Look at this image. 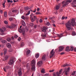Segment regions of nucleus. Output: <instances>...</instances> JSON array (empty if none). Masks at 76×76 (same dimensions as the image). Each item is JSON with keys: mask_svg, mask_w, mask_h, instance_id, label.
Listing matches in <instances>:
<instances>
[{"mask_svg": "<svg viewBox=\"0 0 76 76\" xmlns=\"http://www.w3.org/2000/svg\"><path fill=\"white\" fill-rule=\"evenodd\" d=\"M72 1V0H67L66 1H63L62 2V4H64V6H67L68 4L67 3H71Z\"/></svg>", "mask_w": 76, "mask_h": 76, "instance_id": "obj_2", "label": "nucleus"}, {"mask_svg": "<svg viewBox=\"0 0 76 76\" xmlns=\"http://www.w3.org/2000/svg\"><path fill=\"white\" fill-rule=\"evenodd\" d=\"M36 15H41V13H40L39 12H37L36 13Z\"/></svg>", "mask_w": 76, "mask_h": 76, "instance_id": "obj_39", "label": "nucleus"}, {"mask_svg": "<svg viewBox=\"0 0 76 76\" xmlns=\"http://www.w3.org/2000/svg\"><path fill=\"white\" fill-rule=\"evenodd\" d=\"M35 57L36 58H37L39 57V53H36L35 55Z\"/></svg>", "mask_w": 76, "mask_h": 76, "instance_id": "obj_20", "label": "nucleus"}, {"mask_svg": "<svg viewBox=\"0 0 76 76\" xmlns=\"http://www.w3.org/2000/svg\"><path fill=\"white\" fill-rule=\"evenodd\" d=\"M41 72L42 73H45V70L44 69H42L41 70Z\"/></svg>", "mask_w": 76, "mask_h": 76, "instance_id": "obj_34", "label": "nucleus"}, {"mask_svg": "<svg viewBox=\"0 0 76 76\" xmlns=\"http://www.w3.org/2000/svg\"><path fill=\"white\" fill-rule=\"evenodd\" d=\"M55 53V52H54V49H53L51 51L50 56V58H51L54 55V54Z\"/></svg>", "mask_w": 76, "mask_h": 76, "instance_id": "obj_5", "label": "nucleus"}, {"mask_svg": "<svg viewBox=\"0 0 76 76\" xmlns=\"http://www.w3.org/2000/svg\"><path fill=\"white\" fill-rule=\"evenodd\" d=\"M4 23L6 25H7L8 23V22L7 21H4Z\"/></svg>", "mask_w": 76, "mask_h": 76, "instance_id": "obj_45", "label": "nucleus"}, {"mask_svg": "<svg viewBox=\"0 0 76 76\" xmlns=\"http://www.w3.org/2000/svg\"><path fill=\"white\" fill-rule=\"evenodd\" d=\"M25 45V43L24 42H22L21 44V47H23Z\"/></svg>", "mask_w": 76, "mask_h": 76, "instance_id": "obj_32", "label": "nucleus"}, {"mask_svg": "<svg viewBox=\"0 0 76 76\" xmlns=\"http://www.w3.org/2000/svg\"><path fill=\"white\" fill-rule=\"evenodd\" d=\"M25 31L26 32H27V31H28V29H26V30H25Z\"/></svg>", "mask_w": 76, "mask_h": 76, "instance_id": "obj_62", "label": "nucleus"}, {"mask_svg": "<svg viewBox=\"0 0 76 76\" xmlns=\"http://www.w3.org/2000/svg\"><path fill=\"white\" fill-rule=\"evenodd\" d=\"M37 10L38 12L39 11V8H37Z\"/></svg>", "mask_w": 76, "mask_h": 76, "instance_id": "obj_59", "label": "nucleus"}, {"mask_svg": "<svg viewBox=\"0 0 76 76\" xmlns=\"http://www.w3.org/2000/svg\"><path fill=\"white\" fill-rule=\"evenodd\" d=\"M75 23V21L74 18L72 19L71 20H69L67 22L66 24V28H67V29L69 31L70 30V29H72V26H71V25L74 26Z\"/></svg>", "mask_w": 76, "mask_h": 76, "instance_id": "obj_1", "label": "nucleus"}, {"mask_svg": "<svg viewBox=\"0 0 76 76\" xmlns=\"http://www.w3.org/2000/svg\"><path fill=\"white\" fill-rule=\"evenodd\" d=\"M37 20V23H38V22H39V20H38V19H36Z\"/></svg>", "mask_w": 76, "mask_h": 76, "instance_id": "obj_60", "label": "nucleus"}, {"mask_svg": "<svg viewBox=\"0 0 76 76\" xmlns=\"http://www.w3.org/2000/svg\"><path fill=\"white\" fill-rule=\"evenodd\" d=\"M51 22H52V23H54V22H55V21L54 20H52L51 21Z\"/></svg>", "mask_w": 76, "mask_h": 76, "instance_id": "obj_63", "label": "nucleus"}, {"mask_svg": "<svg viewBox=\"0 0 76 76\" xmlns=\"http://www.w3.org/2000/svg\"><path fill=\"white\" fill-rule=\"evenodd\" d=\"M42 64H43V62L42 61H39L37 63V65L39 67H40Z\"/></svg>", "mask_w": 76, "mask_h": 76, "instance_id": "obj_8", "label": "nucleus"}, {"mask_svg": "<svg viewBox=\"0 0 76 76\" xmlns=\"http://www.w3.org/2000/svg\"><path fill=\"white\" fill-rule=\"evenodd\" d=\"M54 71V69H52L49 71V72H53Z\"/></svg>", "mask_w": 76, "mask_h": 76, "instance_id": "obj_47", "label": "nucleus"}, {"mask_svg": "<svg viewBox=\"0 0 76 76\" xmlns=\"http://www.w3.org/2000/svg\"><path fill=\"white\" fill-rule=\"evenodd\" d=\"M70 66V65L69 64H67L66 65H64L63 66V67H66V66Z\"/></svg>", "mask_w": 76, "mask_h": 76, "instance_id": "obj_35", "label": "nucleus"}, {"mask_svg": "<svg viewBox=\"0 0 76 76\" xmlns=\"http://www.w3.org/2000/svg\"><path fill=\"white\" fill-rule=\"evenodd\" d=\"M70 68L69 67L67 69V68H66L64 70L65 72V73L66 76H67V75L69 74V72L70 71Z\"/></svg>", "mask_w": 76, "mask_h": 76, "instance_id": "obj_4", "label": "nucleus"}, {"mask_svg": "<svg viewBox=\"0 0 76 76\" xmlns=\"http://www.w3.org/2000/svg\"><path fill=\"white\" fill-rule=\"evenodd\" d=\"M2 4L4 8H5V5H4L5 4V2H4Z\"/></svg>", "mask_w": 76, "mask_h": 76, "instance_id": "obj_46", "label": "nucleus"}, {"mask_svg": "<svg viewBox=\"0 0 76 76\" xmlns=\"http://www.w3.org/2000/svg\"><path fill=\"white\" fill-rule=\"evenodd\" d=\"M31 70H33V71H35V65H32Z\"/></svg>", "mask_w": 76, "mask_h": 76, "instance_id": "obj_17", "label": "nucleus"}, {"mask_svg": "<svg viewBox=\"0 0 76 76\" xmlns=\"http://www.w3.org/2000/svg\"><path fill=\"white\" fill-rule=\"evenodd\" d=\"M9 69V66H7L3 68V70L4 72H6V70H7Z\"/></svg>", "mask_w": 76, "mask_h": 76, "instance_id": "obj_12", "label": "nucleus"}, {"mask_svg": "<svg viewBox=\"0 0 76 76\" xmlns=\"http://www.w3.org/2000/svg\"><path fill=\"white\" fill-rule=\"evenodd\" d=\"M18 76H21L22 73V69L20 68L19 70L18 71Z\"/></svg>", "mask_w": 76, "mask_h": 76, "instance_id": "obj_7", "label": "nucleus"}, {"mask_svg": "<svg viewBox=\"0 0 76 76\" xmlns=\"http://www.w3.org/2000/svg\"><path fill=\"white\" fill-rule=\"evenodd\" d=\"M45 56H46L45 55H44L42 57V60H45Z\"/></svg>", "mask_w": 76, "mask_h": 76, "instance_id": "obj_31", "label": "nucleus"}, {"mask_svg": "<svg viewBox=\"0 0 76 76\" xmlns=\"http://www.w3.org/2000/svg\"><path fill=\"white\" fill-rule=\"evenodd\" d=\"M0 34L1 35H5V33L3 32H1Z\"/></svg>", "mask_w": 76, "mask_h": 76, "instance_id": "obj_37", "label": "nucleus"}, {"mask_svg": "<svg viewBox=\"0 0 76 76\" xmlns=\"http://www.w3.org/2000/svg\"><path fill=\"white\" fill-rule=\"evenodd\" d=\"M46 25H48H48H50V22H49L47 21Z\"/></svg>", "mask_w": 76, "mask_h": 76, "instance_id": "obj_41", "label": "nucleus"}, {"mask_svg": "<svg viewBox=\"0 0 76 76\" xmlns=\"http://www.w3.org/2000/svg\"><path fill=\"white\" fill-rule=\"evenodd\" d=\"M63 34L61 33L60 34H57V35H58V37L59 38H61V37L63 36Z\"/></svg>", "mask_w": 76, "mask_h": 76, "instance_id": "obj_19", "label": "nucleus"}, {"mask_svg": "<svg viewBox=\"0 0 76 76\" xmlns=\"http://www.w3.org/2000/svg\"><path fill=\"white\" fill-rule=\"evenodd\" d=\"M7 41H8V42H10V41H11V39L9 37H8L7 39Z\"/></svg>", "mask_w": 76, "mask_h": 76, "instance_id": "obj_30", "label": "nucleus"}, {"mask_svg": "<svg viewBox=\"0 0 76 76\" xmlns=\"http://www.w3.org/2000/svg\"><path fill=\"white\" fill-rule=\"evenodd\" d=\"M39 22L40 23H42L43 22V20L42 19H40L39 20Z\"/></svg>", "mask_w": 76, "mask_h": 76, "instance_id": "obj_43", "label": "nucleus"}, {"mask_svg": "<svg viewBox=\"0 0 76 76\" xmlns=\"http://www.w3.org/2000/svg\"><path fill=\"white\" fill-rule=\"evenodd\" d=\"M63 49H64V47H63V46H60L59 47V49H58V52H61V51H63Z\"/></svg>", "mask_w": 76, "mask_h": 76, "instance_id": "obj_9", "label": "nucleus"}, {"mask_svg": "<svg viewBox=\"0 0 76 76\" xmlns=\"http://www.w3.org/2000/svg\"><path fill=\"white\" fill-rule=\"evenodd\" d=\"M14 60H15V58L13 57H12L10 58V60L9 62V64H10V65H12V64H13Z\"/></svg>", "mask_w": 76, "mask_h": 76, "instance_id": "obj_3", "label": "nucleus"}, {"mask_svg": "<svg viewBox=\"0 0 76 76\" xmlns=\"http://www.w3.org/2000/svg\"><path fill=\"white\" fill-rule=\"evenodd\" d=\"M64 54V52H62L60 53V54L61 55H63V54Z\"/></svg>", "mask_w": 76, "mask_h": 76, "instance_id": "obj_50", "label": "nucleus"}, {"mask_svg": "<svg viewBox=\"0 0 76 76\" xmlns=\"http://www.w3.org/2000/svg\"><path fill=\"white\" fill-rule=\"evenodd\" d=\"M55 17H53L50 18V17H49V19H50V20H51L52 19H55Z\"/></svg>", "mask_w": 76, "mask_h": 76, "instance_id": "obj_38", "label": "nucleus"}, {"mask_svg": "<svg viewBox=\"0 0 76 76\" xmlns=\"http://www.w3.org/2000/svg\"><path fill=\"white\" fill-rule=\"evenodd\" d=\"M1 42H2V43H6L7 41L6 40H1Z\"/></svg>", "mask_w": 76, "mask_h": 76, "instance_id": "obj_28", "label": "nucleus"}, {"mask_svg": "<svg viewBox=\"0 0 76 76\" xmlns=\"http://www.w3.org/2000/svg\"><path fill=\"white\" fill-rule=\"evenodd\" d=\"M21 39L20 38V37H19L18 39V41H20V40Z\"/></svg>", "mask_w": 76, "mask_h": 76, "instance_id": "obj_54", "label": "nucleus"}, {"mask_svg": "<svg viewBox=\"0 0 76 76\" xmlns=\"http://www.w3.org/2000/svg\"><path fill=\"white\" fill-rule=\"evenodd\" d=\"M21 22L23 26H25V25H26V24L25 23V21H22Z\"/></svg>", "mask_w": 76, "mask_h": 76, "instance_id": "obj_22", "label": "nucleus"}, {"mask_svg": "<svg viewBox=\"0 0 76 76\" xmlns=\"http://www.w3.org/2000/svg\"><path fill=\"white\" fill-rule=\"evenodd\" d=\"M76 35V33L75 32H72V36H75V35Z\"/></svg>", "mask_w": 76, "mask_h": 76, "instance_id": "obj_33", "label": "nucleus"}, {"mask_svg": "<svg viewBox=\"0 0 76 76\" xmlns=\"http://www.w3.org/2000/svg\"><path fill=\"white\" fill-rule=\"evenodd\" d=\"M21 18L23 19H25V17L24 16H22V17H21Z\"/></svg>", "mask_w": 76, "mask_h": 76, "instance_id": "obj_56", "label": "nucleus"}, {"mask_svg": "<svg viewBox=\"0 0 76 76\" xmlns=\"http://www.w3.org/2000/svg\"><path fill=\"white\" fill-rule=\"evenodd\" d=\"M33 12V11H32V10H30V11H29L28 12L26 15V16H28L30 14V12Z\"/></svg>", "mask_w": 76, "mask_h": 76, "instance_id": "obj_18", "label": "nucleus"}, {"mask_svg": "<svg viewBox=\"0 0 76 76\" xmlns=\"http://www.w3.org/2000/svg\"><path fill=\"white\" fill-rule=\"evenodd\" d=\"M62 71H63V69H61L59 72V73L60 74L61 73V72H62Z\"/></svg>", "mask_w": 76, "mask_h": 76, "instance_id": "obj_44", "label": "nucleus"}, {"mask_svg": "<svg viewBox=\"0 0 76 76\" xmlns=\"http://www.w3.org/2000/svg\"><path fill=\"white\" fill-rule=\"evenodd\" d=\"M7 53V49H6L4 52V54L6 55V53Z\"/></svg>", "mask_w": 76, "mask_h": 76, "instance_id": "obj_36", "label": "nucleus"}, {"mask_svg": "<svg viewBox=\"0 0 76 76\" xmlns=\"http://www.w3.org/2000/svg\"><path fill=\"white\" fill-rule=\"evenodd\" d=\"M13 13H15V12H16V10H13L12 11Z\"/></svg>", "mask_w": 76, "mask_h": 76, "instance_id": "obj_61", "label": "nucleus"}, {"mask_svg": "<svg viewBox=\"0 0 76 76\" xmlns=\"http://www.w3.org/2000/svg\"><path fill=\"white\" fill-rule=\"evenodd\" d=\"M66 51L69 52L70 51V49H69V47H67L66 48Z\"/></svg>", "mask_w": 76, "mask_h": 76, "instance_id": "obj_21", "label": "nucleus"}, {"mask_svg": "<svg viewBox=\"0 0 76 76\" xmlns=\"http://www.w3.org/2000/svg\"><path fill=\"white\" fill-rule=\"evenodd\" d=\"M0 31H1V32H4V31H6V28H2L0 29Z\"/></svg>", "mask_w": 76, "mask_h": 76, "instance_id": "obj_14", "label": "nucleus"}, {"mask_svg": "<svg viewBox=\"0 0 76 76\" xmlns=\"http://www.w3.org/2000/svg\"><path fill=\"white\" fill-rule=\"evenodd\" d=\"M31 53V50H28L27 51V53L26 54L27 55L28 54H29Z\"/></svg>", "mask_w": 76, "mask_h": 76, "instance_id": "obj_26", "label": "nucleus"}, {"mask_svg": "<svg viewBox=\"0 0 76 76\" xmlns=\"http://www.w3.org/2000/svg\"><path fill=\"white\" fill-rule=\"evenodd\" d=\"M49 75L48 74H46L44 75V76H48Z\"/></svg>", "mask_w": 76, "mask_h": 76, "instance_id": "obj_55", "label": "nucleus"}, {"mask_svg": "<svg viewBox=\"0 0 76 76\" xmlns=\"http://www.w3.org/2000/svg\"><path fill=\"white\" fill-rule=\"evenodd\" d=\"M24 9L25 10H28V9H29V7H25Z\"/></svg>", "mask_w": 76, "mask_h": 76, "instance_id": "obj_40", "label": "nucleus"}, {"mask_svg": "<svg viewBox=\"0 0 76 76\" xmlns=\"http://www.w3.org/2000/svg\"><path fill=\"white\" fill-rule=\"evenodd\" d=\"M6 46L7 48H11V47H12V46L10 43H7L6 44Z\"/></svg>", "mask_w": 76, "mask_h": 76, "instance_id": "obj_13", "label": "nucleus"}, {"mask_svg": "<svg viewBox=\"0 0 76 76\" xmlns=\"http://www.w3.org/2000/svg\"><path fill=\"white\" fill-rule=\"evenodd\" d=\"M18 36L17 35H15L14 36V38H18Z\"/></svg>", "mask_w": 76, "mask_h": 76, "instance_id": "obj_49", "label": "nucleus"}, {"mask_svg": "<svg viewBox=\"0 0 76 76\" xmlns=\"http://www.w3.org/2000/svg\"><path fill=\"white\" fill-rule=\"evenodd\" d=\"M70 50L71 51H73V49H74V48L72 46H70Z\"/></svg>", "mask_w": 76, "mask_h": 76, "instance_id": "obj_24", "label": "nucleus"}, {"mask_svg": "<svg viewBox=\"0 0 76 76\" xmlns=\"http://www.w3.org/2000/svg\"><path fill=\"white\" fill-rule=\"evenodd\" d=\"M41 36L43 37H46V36H45V35H44L43 34H42L41 35Z\"/></svg>", "mask_w": 76, "mask_h": 76, "instance_id": "obj_53", "label": "nucleus"}, {"mask_svg": "<svg viewBox=\"0 0 76 76\" xmlns=\"http://www.w3.org/2000/svg\"><path fill=\"white\" fill-rule=\"evenodd\" d=\"M0 12L2 14L3 13V10H0Z\"/></svg>", "mask_w": 76, "mask_h": 76, "instance_id": "obj_58", "label": "nucleus"}, {"mask_svg": "<svg viewBox=\"0 0 76 76\" xmlns=\"http://www.w3.org/2000/svg\"><path fill=\"white\" fill-rule=\"evenodd\" d=\"M65 19V17L64 16H63L62 18L61 19H62V20H63V19Z\"/></svg>", "mask_w": 76, "mask_h": 76, "instance_id": "obj_57", "label": "nucleus"}, {"mask_svg": "<svg viewBox=\"0 0 76 76\" xmlns=\"http://www.w3.org/2000/svg\"><path fill=\"white\" fill-rule=\"evenodd\" d=\"M60 4H59L58 5H57L56 6V9L57 10H58L60 8Z\"/></svg>", "mask_w": 76, "mask_h": 76, "instance_id": "obj_16", "label": "nucleus"}, {"mask_svg": "<svg viewBox=\"0 0 76 76\" xmlns=\"http://www.w3.org/2000/svg\"><path fill=\"white\" fill-rule=\"evenodd\" d=\"M53 76H56V73H55V72L53 73Z\"/></svg>", "mask_w": 76, "mask_h": 76, "instance_id": "obj_52", "label": "nucleus"}, {"mask_svg": "<svg viewBox=\"0 0 76 76\" xmlns=\"http://www.w3.org/2000/svg\"><path fill=\"white\" fill-rule=\"evenodd\" d=\"M18 31L19 32H20V33L22 32L23 34V35L24 34H25V30H24V28L21 29V28H20L18 29Z\"/></svg>", "mask_w": 76, "mask_h": 76, "instance_id": "obj_6", "label": "nucleus"}, {"mask_svg": "<svg viewBox=\"0 0 76 76\" xmlns=\"http://www.w3.org/2000/svg\"><path fill=\"white\" fill-rule=\"evenodd\" d=\"M8 56H5L4 57V59L5 60H7V59H8Z\"/></svg>", "mask_w": 76, "mask_h": 76, "instance_id": "obj_25", "label": "nucleus"}, {"mask_svg": "<svg viewBox=\"0 0 76 76\" xmlns=\"http://www.w3.org/2000/svg\"><path fill=\"white\" fill-rule=\"evenodd\" d=\"M31 63V65L32 66H35V64H36L35 61L34 59L32 60Z\"/></svg>", "mask_w": 76, "mask_h": 76, "instance_id": "obj_11", "label": "nucleus"}, {"mask_svg": "<svg viewBox=\"0 0 76 76\" xmlns=\"http://www.w3.org/2000/svg\"><path fill=\"white\" fill-rule=\"evenodd\" d=\"M34 19H37V17L35 16H34Z\"/></svg>", "mask_w": 76, "mask_h": 76, "instance_id": "obj_51", "label": "nucleus"}, {"mask_svg": "<svg viewBox=\"0 0 76 76\" xmlns=\"http://www.w3.org/2000/svg\"><path fill=\"white\" fill-rule=\"evenodd\" d=\"M4 17H7V12H4Z\"/></svg>", "mask_w": 76, "mask_h": 76, "instance_id": "obj_27", "label": "nucleus"}, {"mask_svg": "<svg viewBox=\"0 0 76 76\" xmlns=\"http://www.w3.org/2000/svg\"><path fill=\"white\" fill-rule=\"evenodd\" d=\"M9 19L10 21H12V20H13V18H9Z\"/></svg>", "mask_w": 76, "mask_h": 76, "instance_id": "obj_48", "label": "nucleus"}, {"mask_svg": "<svg viewBox=\"0 0 76 76\" xmlns=\"http://www.w3.org/2000/svg\"><path fill=\"white\" fill-rule=\"evenodd\" d=\"M33 15V14H32L30 15L31 20L32 22H34V18H33V17H32Z\"/></svg>", "mask_w": 76, "mask_h": 76, "instance_id": "obj_15", "label": "nucleus"}, {"mask_svg": "<svg viewBox=\"0 0 76 76\" xmlns=\"http://www.w3.org/2000/svg\"><path fill=\"white\" fill-rule=\"evenodd\" d=\"M47 29V28L45 27H44L43 28H42V31L44 32V33L46 32V30Z\"/></svg>", "mask_w": 76, "mask_h": 76, "instance_id": "obj_10", "label": "nucleus"}, {"mask_svg": "<svg viewBox=\"0 0 76 76\" xmlns=\"http://www.w3.org/2000/svg\"><path fill=\"white\" fill-rule=\"evenodd\" d=\"M75 73H76V71H74L73 72L72 74V76H73V75H75Z\"/></svg>", "mask_w": 76, "mask_h": 76, "instance_id": "obj_42", "label": "nucleus"}, {"mask_svg": "<svg viewBox=\"0 0 76 76\" xmlns=\"http://www.w3.org/2000/svg\"><path fill=\"white\" fill-rule=\"evenodd\" d=\"M74 51H76V48H75V49H74Z\"/></svg>", "mask_w": 76, "mask_h": 76, "instance_id": "obj_64", "label": "nucleus"}, {"mask_svg": "<svg viewBox=\"0 0 76 76\" xmlns=\"http://www.w3.org/2000/svg\"><path fill=\"white\" fill-rule=\"evenodd\" d=\"M7 28H13V27L12 26H7Z\"/></svg>", "mask_w": 76, "mask_h": 76, "instance_id": "obj_23", "label": "nucleus"}, {"mask_svg": "<svg viewBox=\"0 0 76 76\" xmlns=\"http://www.w3.org/2000/svg\"><path fill=\"white\" fill-rule=\"evenodd\" d=\"M72 4H76V0H74V1L72 3Z\"/></svg>", "mask_w": 76, "mask_h": 76, "instance_id": "obj_29", "label": "nucleus"}]
</instances>
